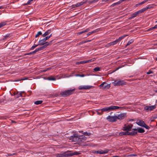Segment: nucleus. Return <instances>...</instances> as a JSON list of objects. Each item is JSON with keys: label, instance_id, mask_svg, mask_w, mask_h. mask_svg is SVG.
Masks as SVG:
<instances>
[{"label": "nucleus", "instance_id": "63", "mask_svg": "<svg viewBox=\"0 0 157 157\" xmlns=\"http://www.w3.org/2000/svg\"><path fill=\"white\" fill-rule=\"evenodd\" d=\"M155 22L157 23V21H156Z\"/></svg>", "mask_w": 157, "mask_h": 157}, {"label": "nucleus", "instance_id": "7", "mask_svg": "<svg viewBox=\"0 0 157 157\" xmlns=\"http://www.w3.org/2000/svg\"><path fill=\"white\" fill-rule=\"evenodd\" d=\"M133 126V125L132 124H124V126L123 127L122 130L123 131H126L127 132H128L131 131L132 128Z\"/></svg>", "mask_w": 157, "mask_h": 157}, {"label": "nucleus", "instance_id": "27", "mask_svg": "<svg viewBox=\"0 0 157 157\" xmlns=\"http://www.w3.org/2000/svg\"><path fill=\"white\" fill-rule=\"evenodd\" d=\"M137 129V130L139 133H143L145 132V130L142 128H139Z\"/></svg>", "mask_w": 157, "mask_h": 157}, {"label": "nucleus", "instance_id": "13", "mask_svg": "<svg viewBox=\"0 0 157 157\" xmlns=\"http://www.w3.org/2000/svg\"><path fill=\"white\" fill-rule=\"evenodd\" d=\"M94 59H90L87 60H83L79 62H78L76 63V64H84L86 63H90L91 62H93L94 61Z\"/></svg>", "mask_w": 157, "mask_h": 157}, {"label": "nucleus", "instance_id": "26", "mask_svg": "<svg viewBox=\"0 0 157 157\" xmlns=\"http://www.w3.org/2000/svg\"><path fill=\"white\" fill-rule=\"evenodd\" d=\"M148 1V0H144L143 1V2L139 3L138 4H136V6H139L140 5H142L144 3H145L146 2H147Z\"/></svg>", "mask_w": 157, "mask_h": 157}, {"label": "nucleus", "instance_id": "50", "mask_svg": "<svg viewBox=\"0 0 157 157\" xmlns=\"http://www.w3.org/2000/svg\"><path fill=\"white\" fill-rule=\"evenodd\" d=\"M153 73V71H149L148 72H147L146 73L147 74H150Z\"/></svg>", "mask_w": 157, "mask_h": 157}, {"label": "nucleus", "instance_id": "28", "mask_svg": "<svg viewBox=\"0 0 157 157\" xmlns=\"http://www.w3.org/2000/svg\"><path fill=\"white\" fill-rule=\"evenodd\" d=\"M7 25L6 22H3L0 23V28L2 27Z\"/></svg>", "mask_w": 157, "mask_h": 157}, {"label": "nucleus", "instance_id": "59", "mask_svg": "<svg viewBox=\"0 0 157 157\" xmlns=\"http://www.w3.org/2000/svg\"><path fill=\"white\" fill-rule=\"evenodd\" d=\"M112 157H119V156H113Z\"/></svg>", "mask_w": 157, "mask_h": 157}, {"label": "nucleus", "instance_id": "36", "mask_svg": "<svg viewBox=\"0 0 157 157\" xmlns=\"http://www.w3.org/2000/svg\"><path fill=\"white\" fill-rule=\"evenodd\" d=\"M100 68L98 67H96L94 69V70L95 71H99Z\"/></svg>", "mask_w": 157, "mask_h": 157}, {"label": "nucleus", "instance_id": "60", "mask_svg": "<svg viewBox=\"0 0 157 157\" xmlns=\"http://www.w3.org/2000/svg\"><path fill=\"white\" fill-rule=\"evenodd\" d=\"M12 123H15V121H12Z\"/></svg>", "mask_w": 157, "mask_h": 157}, {"label": "nucleus", "instance_id": "38", "mask_svg": "<svg viewBox=\"0 0 157 157\" xmlns=\"http://www.w3.org/2000/svg\"><path fill=\"white\" fill-rule=\"evenodd\" d=\"M48 80H53V81H55L56 80V79L55 78L53 77V78H50V77H48Z\"/></svg>", "mask_w": 157, "mask_h": 157}, {"label": "nucleus", "instance_id": "10", "mask_svg": "<svg viewBox=\"0 0 157 157\" xmlns=\"http://www.w3.org/2000/svg\"><path fill=\"white\" fill-rule=\"evenodd\" d=\"M93 87L92 86L87 85V86H80L78 87V89L80 90H86L89 89Z\"/></svg>", "mask_w": 157, "mask_h": 157}, {"label": "nucleus", "instance_id": "43", "mask_svg": "<svg viewBox=\"0 0 157 157\" xmlns=\"http://www.w3.org/2000/svg\"><path fill=\"white\" fill-rule=\"evenodd\" d=\"M92 153L93 154H98V151H96L95 150L92 151Z\"/></svg>", "mask_w": 157, "mask_h": 157}, {"label": "nucleus", "instance_id": "58", "mask_svg": "<svg viewBox=\"0 0 157 157\" xmlns=\"http://www.w3.org/2000/svg\"><path fill=\"white\" fill-rule=\"evenodd\" d=\"M90 40H88L87 41H85L84 42V43H86V42H90Z\"/></svg>", "mask_w": 157, "mask_h": 157}, {"label": "nucleus", "instance_id": "45", "mask_svg": "<svg viewBox=\"0 0 157 157\" xmlns=\"http://www.w3.org/2000/svg\"><path fill=\"white\" fill-rule=\"evenodd\" d=\"M98 114L99 115H101L103 114V113L101 111V112H99L98 110L97 111Z\"/></svg>", "mask_w": 157, "mask_h": 157}, {"label": "nucleus", "instance_id": "24", "mask_svg": "<svg viewBox=\"0 0 157 157\" xmlns=\"http://www.w3.org/2000/svg\"><path fill=\"white\" fill-rule=\"evenodd\" d=\"M128 36V35H123L122 36H120L118 39H117L118 42H119L122 39H124L125 37Z\"/></svg>", "mask_w": 157, "mask_h": 157}, {"label": "nucleus", "instance_id": "53", "mask_svg": "<svg viewBox=\"0 0 157 157\" xmlns=\"http://www.w3.org/2000/svg\"><path fill=\"white\" fill-rule=\"evenodd\" d=\"M33 52H29V53H27V54H26V55H30V54H33Z\"/></svg>", "mask_w": 157, "mask_h": 157}, {"label": "nucleus", "instance_id": "47", "mask_svg": "<svg viewBox=\"0 0 157 157\" xmlns=\"http://www.w3.org/2000/svg\"><path fill=\"white\" fill-rule=\"evenodd\" d=\"M131 16L130 17H129L128 18V19L129 20H131L132 19H133V18H135L133 16H132V14H131Z\"/></svg>", "mask_w": 157, "mask_h": 157}, {"label": "nucleus", "instance_id": "46", "mask_svg": "<svg viewBox=\"0 0 157 157\" xmlns=\"http://www.w3.org/2000/svg\"><path fill=\"white\" fill-rule=\"evenodd\" d=\"M84 134L86 136H89L90 134V132H85L84 133Z\"/></svg>", "mask_w": 157, "mask_h": 157}, {"label": "nucleus", "instance_id": "6", "mask_svg": "<svg viewBox=\"0 0 157 157\" xmlns=\"http://www.w3.org/2000/svg\"><path fill=\"white\" fill-rule=\"evenodd\" d=\"M99 87H101L103 89H109L110 87V84H108L106 82H103L99 86Z\"/></svg>", "mask_w": 157, "mask_h": 157}, {"label": "nucleus", "instance_id": "12", "mask_svg": "<svg viewBox=\"0 0 157 157\" xmlns=\"http://www.w3.org/2000/svg\"><path fill=\"white\" fill-rule=\"evenodd\" d=\"M110 111H113V110L120 109H124L125 107H119L117 106H109Z\"/></svg>", "mask_w": 157, "mask_h": 157}, {"label": "nucleus", "instance_id": "37", "mask_svg": "<svg viewBox=\"0 0 157 157\" xmlns=\"http://www.w3.org/2000/svg\"><path fill=\"white\" fill-rule=\"evenodd\" d=\"M96 31H93L91 32H89L87 34H86V35L87 36H89L90 35H91L92 33H94L95 32H96Z\"/></svg>", "mask_w": 157, "mask_h": 157}, {"label": "nucleus", "instance_id": "48", "mask_svg": "<svg viewBox=\"0 0 157 157\" xmlns=\"http://www.w3.org/2000/svg\"><path fill=\"white\" fill-rule=\"evenodd\" d=\"M76 4H75V5H73L71 6V7H72V8H76V7H78V6H76Z\"/></svg>", "mask_w": 157, "mask_h": 157}, {"label": "nucleus", "instance_id": "25", "mask_svg": "<svg viewBox=\"0 0 157 157\" xmlns=\"http://www.w3.org/2000/svg\"><path fill=\"white\" fill-rule=\"evenodd\" d=\"M120 136L129 135L128 132H122L119 133Z\"/></svg>", "mask_w": 157, "mask_h": 157}, {"label": "nucleus", "instance_id": "39", "mask_svg": "<svg viewBox=\"0 0 157 157\" xmlns=\"http://www.w3.org/2000/svg\"><path fill=\"white\" fill-rule=\"evenodd\" d=\"M39 45V44H37V45L34 44L31 48V50H33L34 48H35L37 47Z\"/></svg>", "mask_w": 157, "mask_h": 157}, {"label": "nucleus", "instance_id": "64", "mask_svg": "<svg viewBox=\"0 0 157 157\" xmlns=\"http://www.w3.org/2000/svg\"><path fill=\"white\" fill-rule=\"evenodd\" d=\"M156 60H157V58H156Z\"/></svg>", "mask_w": 157, "mask_h": 157}, {"label": "nucleus", "instance_id": "1", "mask_svg": "<svg viewBox=\"0 0 157 157\" xmlns=\"http://www.w3.org/2000/svg\"><path fill=\"white\" fill-rule=\"evenodd\" d=\"M69 139L71 141H77L79 144L81 145H86L85 144H82V143L86 139V137L84 136H78V134H75L73 136H71Z\"/></svg>", "mask_w": 157, "mask_h": 157}, {"label": "nucleus", "instance_id": "33", "mask_svg": "<svg viewBox=\"0 0 157 157\" xmlns=\"http://www.w3.org/2000/svg\"><path fill=\"white\" fill-rule=\"evenodd\" d=\"M120 4V2H119V1H118V2H116V3H114L111 6L112 7H113L114 6H116V5H117L119 4Z\"/></svg>", "mask_w": 157, "mask_h": 157}, {"label": "nucleus", "instance_id": "41", "mask_svg": "<svg viewBox=\"0 0 157 157\" xmlns=\"http://www.w3.org/2000/svg\"><path fill=\"white\" fill-rule=\"evenodd\" d=\"M85 75L84 74H82V75H80V74H77L76 75V76H79L80 77H83L85 76Z\"/></svg>", "mask_w": 157, "mask_h": 157}, {"label": "nucleus", "instance_id": "52", "mask_svg": "<svg viewBox=\"0 0 157 157\" xmlns=\"http://www.w3.org/2000/svg\"><path fill=\"white\" fill-rule=\"evenodd\" d=\"M86 32V31H82V32H79V33H78V34H79V35H80L82 33H85Z\"/></svg>", "mask_w": 157, "mask_h": 157}, {"label": "nucleus", "instance_id": "20", "mask_svg": "<svg viewBox=\"0 0 157 157\" xmlns=\"http://www.w3.org/2000/svg\"><path fill=\"white\" fill-rule=\"evenodd\" d=\"M46 41V40H45L44 38L40 40L39 41V45H42L46 43L47 44L48 42H45Z\"/></svg>", "mask_w": 157, "mask_h": 157}, {"label": "nucleus", "instance_id": "23", "mask_svg": "<svg viewBox=\"0 0 157 157\" xmlns=\"http://www.w3.org/2000/svg\"><path fill=\"white\" fill-rule=\"evenodd\" d=\"M51 31L50 30H48L43 34L42 36L43 37H44L46 36L51 34Z\"/></svg>", "mask_w": 157, "mask_h": 157}, {"label": "nucleus", "instance_id": "18", "mask_svg": "<svg viewBox=\"0 0 157 157\" xmlns=\"http://www.w3.org/2000/svg\"><path fill=\"white\" fill-rule=\"evenodd\" d=\"M87 1L83 0L80 2H78L76 3V6L79 7L81 6H82L83 4H86L87 3Z\"/></svg>", "mask_w": 157, "mask_h": 157}, {"label": "nucleus", "instance_id": "15", "mask_svg": "<svg viewBox=\"0 0 157 157\" xmlns=\"http://www.w3.org/2000/svg\"><path fill=\"white\" fill-rule=\"evenodd\" d=\"M137 133V129L136 128H133L132 129V131L131 132H128L129 135L133 136L136 135Z\"/></svg>", "mask_w": 157, "mask_h": 157}, {"label": "nucleus", "instance_id": "55", "mask_svg": "<svg viewBox=\"0 0 157 157\" xmlns=\"http://www.w3.org/2000/svg\"><path fill=\"white\" fill-rule=\"evenodd\" d=\"M61 155V154H57V156L58 157H62V156H60Z\"/></svg>", "mask_w": 157, "mask_h": 157}, {"label": "nucleus", "instance_id": "54", "mask_svg": "<svg viewBox=\"0 0 157 157\" xmlns=\"http://www.w3.org/2000/svg\"><path fill=\"white\" fill-rule=\"evenodd\" d=\"M126 0H120L119 1V2H120V3H121L122 2L124 1H126Z\"/></svg>", "mask_w": 157, "mask_h": 157}, {"label": "nucleus", "instance_id": "34", "mask_svg": "<svg viewBox=\"0 0 157 157\" xmlns=\"http://www.w3.org/2000/svg\"><path fill=\"white\" fill-rule=\"evenodd\" d=\"M133 42V40L131 39L129 41H128L127 44L126 46H128L129 45H130Z\"/></svg>", "mask_w": 157, "mask_h": 157}, {"label": "nucleus", "instance_id": "35", "mask_svg": "<svg viewBox=\"0 0 157 157\" xmlns=\"http://www.w3.org/2000/svg\"><path fill=\"white\" fill-rule=\"evenodd\" d=\"M42 34V33L41 31L38 32L35 35V37H38L40 35H41Z\"/></svg>", "mask_w": 157, "mask_h": 157}, {"label": "nucleus", "instance_id": "17", "mask_svg": "<svg viewBox=\"0 0 157 157\" xmlns=\"http://www.w3.org/2000/svg\"><path fill=\"white\" fill-rule=\"evenodd\" d=\"M60 156H62V157L71 156L70 152L69 151H67L65 152H63L61 154Z\"/></svg>", "mask_w": 157, "mask_h": 157}, {"label": "nucleus", "instance_id": "56", "mask_svg": "<svg viewBox=\"0 0 157 157\" xmlns=\"http://www.w3.org/2000/svg\"><path fill=\"white\" fill-rule=\"evenodd\" d=\"M27 79V78H24L22 79V80H24Z\"/></svg>", "mask_w": 157, "mask_h": 157}, {"label": "nucleus", "instance_id": "32", "mask_svg": "<svg viewBox=\"0 0 157 157\" xmlns=\"http://www.w3.org/2000/svg\"><path fill=\"white\" fill-rule=\"evenodd\" d=\"M52 36V34H50L49 36H46L44 38V39L45 40H48L51 36Z\"/></svg>", "mask_w": 157, "mask_h": 157}, {"label": "nucleus", "instance_id": "49", "mask_svg": "<svg viewBox=\"0 0 157 157\" xmlns=\"http://www.w3.org/2000/svg\"><path fill=\"white\" fill-rule=\"evenodd\" d=\"M38 51H39V50H38V48H37L34 51H33V54H34L35 53H36V52H37Z\"/></svg>", "mask_w": 157, "mask_h": 157}, {"label": "nucleus", "instance_id": "51", "mask_svg": "<svg viewBox=\"0 0 157 157\" xmlns=\"http://www.w3.org/2000/svg\"><path fill=\"white\" fill-rule=\"evenodd\" d=\"M15 154V153H13V154L9 153L7 154V156H12V155H14Z\"/></svg>", "mask_w": 157, "mask_h": 157}, {"label": "nucleus", "instance_id": "42", "mask_svg": "<svg viewBox=\"0 0 157 157\" xmlns=\"http://www.w3.org/2000/svg\"><path fill=\"white\" fill-rule=\"evenodd\" d=\"M50 69H51V68H47L46 69H44V70H41V72H45V71H47L48 70H50Z\"/></svg>", "mask_w": 157, "mask_h": 157}, {"label": "nucleus", "instance_id": "3", "mask_svg": "<svg viewBox=\"0 0 157 157\" xmlns=\"http://www.w3.org/2000/svg\"><path fill=\"white\" fill-rule=\"evenodd\" d=\"M151 8V7L150 6L148 5L146 7L143 8L142 9L140 10L133 13L132 14V16H133L134 17H136L137 16H139L140 14L143 13L145 11L148 9Z\"/></svg>", "mask_w": 157, "mask_h": 157}, {"label": "nucleus", "instance_id": "2", "mask_svg": "<svg viewBox=\"0 0 157 157\" xmlns=\"http://www.w3.org/2000/svg\"><path fill=\"white\" fill-rule=\"evenodd\" d=\"M112 83L114 86H124L126 84V82L124 80L120 79L116 80L113 82H112Z\"/></svg>", "mask_w": 157, "mask_h": 157}, {"label": "nucleus", "instance_id": "11", "mask_svg": "<svg viewBox=\"0 0 157 157\" xmlns=\"http://www.w3.org/2000/svg\"><path fill=\"white\" fill-rule=\"evenodd\" d=\"M117 120H122L124 119L126 117V113H121L117 116H116Z\"/></svg>", "mask_w": 157, "mask_h": 157}, {"label": "nucleus", "instance_id": "21", "mask_svg": "<svg viewBox=\"0 0 157 157\" xmlns=\"http://www.w3.org/2000/svg\"><path fill=\"white\" fill-rule=\"evenodd\" d=\"M118 42H119L117 40V39L115 41L113 42L109 43L108 44L109 46L114 45L117 44Z\"/></svg>", "mask_w": 157, "mask_h": 157}, {"label": "nucleus", "instance_id": "16", "mask_svg": "<svg viewBox=\"0 0 157 157\" xmlns=\"http://www.w3.org/2000/svg\"><path fill=\"white\" fill-rule=\"evenodd\" d=\"M109 151V150L108 149H105L104 150H103L100 149L98 151V154H102L107 153H108Z\"/></svg>", "mask_w": 157, "mask_h": 157}, {"label": "nucleus", "instance_id": "4", "mask_svg": "<svg viewBox=\"0 0 157 157\" xmlns=\"http://www.w3.org/2000/svg\"><path fill=\"white\" fill-rule=\"evenodd\" d=\"M75 89L65 90L61 92L60 94L63 97H66L73 94Z\"/></svg>", "mask_w": 157, "mask_h": 157}, {"label": "nucleus", "instance_id": "29", "mask_svg": "<svg viewBox=\"0 0 157 157\" xmlns=\"http://www.w3.org/2000/svg\"><path fill=\"white\" fill-rule=\"evenodd\" d=\"M43 102V101L42 100H38L35 101L34 102L35 104L38 105L40 104H41Z\"/></svg>", "mask_w": 157, "mask_h": 157}, {"label": "nucleus", "instance_id": "8", "mask_svg": "<svg viewBox=\"0 0 157 157\" xmlns=\"http://www.w3.org/2000/svg\"><path fill=\"white\" fill-rule=\"evenodd\" d=\"M156 106L155 105L146 106L144 107V109L147 112L151 111L155 109Z\"/></svg>", "mask_w": 157, "mask_h": 157}, {"label": "nucleus", "instance_id": "19", "mask_svg": "<svg viewBox=\"0 0 157 157\" xmlns=\"http://www.w3.org/2000/svg\"><path fill=\"white\" fill-rule=\"evenodd\" d=\"M98 110L101 111L103 113L104 112H107V111L109 112V111H110L109 106V107H108L104 108L101 109H99Z\"/></svg>", "mask_w": 157, "mask_h": 157}, {"label": "nucleus", "instance_id": "14", "mask_svg": "<svg viewBox=\"0 0 157 157\" xmlns=\"http://www.w3.org/2000/svg\"><path fill=\"white\" fill-rule=\"evenodd\" d=\"M52 41L53 40H52L49 43L43 46L38 48V50L39 51H40L43 50L46 48L47 46L51 44H52Z\"/></svg>", "mask_w": 157, "mask_h": 157}, {"label": "nucleus", "instance_id": "9", "mask_svg": "<svg viewBox=\"0 0 157 157\" xmlns=\"http://www.w3.org/2000/svg\"><path fill=\"white\" fill-rule=\"evenodd\" d=\"M106 119L109 121L114 122L117 120L116 116H108L106 118Z\"/></svg>", "mask_w": 157, "mask_h": 157}, {"label": "nucleus", "instance_id": "31", "mask_svg": "<svg viewBox=\"0 0 157 157\" xmlns=\"http://www.w3.org/2000/svg\"><path fill=\"white\" fill-rule=\"evenodd\" d=\"M70 154H71V156L73 155H77L80 154V153L79 152L76 151L74 152H72V153L70 152Z\"/></svg>", "mask_w": 157, "mask_h": 157}, {"label": "nucleus", "instance_id": "57", "mask_svg": "<svg viewBox=\"0 0 157 157\" xmlns=\"http://www.w3.org/2000/svg\"><path fill=\"white\" fill-rule=\"evenodd\" d=\"M121 68V67H118V68H117L116 69L115 71H117V70H118V69H119V68Z\"/></svg>", "mask_w": 157, "mask_h": 157}, {"label": "nucleus", "instance_id": "30", "mask_svg": "<svg viewBox=\"0 0 157 157\" xmlns=\"http://www.w3.org/2000/svg\"><path fill=\"white\" fill-rule=\"evenodd\" d=\"M33 1V0H29L26 3L23 4V5L24 6H25V5H30L31 2L32 1Z\"/></svg>", "mask_w": 157, "mask_h": 157}, {"label": "nucleus", "instance_id": "62", "mask_svg": "<svg viewBox=\"0 0 157 157\" xmlns=\"http://www.w3.org/2000/svg\"><path fill=\"white\" fill-rule=\"evenodd\" d=\"M2 6H0V9H2Z\"/></svg>", "mask_w": 157, "mask_h": 157}, {"label": "nucleus", "instance_id": "44", "mask_svg": "<svg viewBox=\"0 0 157 157\" xmlns=\"http://www.w3.org/2000/svg\"><path fill=\"white\" fill-rule=\"evenodd\" d=\"M137 156V155L135 154H131L127 155L128 156Z\"/></svg>", "mask_w": 157, "mask_h": 157}, {"label": "nucleus", "instance_id": "5", "mask_svg": "<svg viewBox=\"0 0 157 157\" xmlns=\"http://www.w3.org/2000/svg\"><path fill=\"white\" fill-rule=\"evenodd\" d=\"M136 123L139 126L144 127L147 129H149L150 127L147 125L144 122L141 120H137L136 121Z\"/></svg>", "mask_w": 157, "mask_h": 157}, {"label": "nucleus", "instance_id": "40", "mask_svg": "<svg viewBox=\"0 0 157 157\" xmlns=\"http://www.w3.org/2000/svg\"><path fill=\"white\" fill-rule=\"evenodd\" d=\"M157 29V24L155 25V26L149 28L148 29Z\"/></svg>", "mask_w": 157, "mask_h": 157}, {"label": "nucleus", "instance_id": "22", "mask_svg": "<svg viewBox=\"0 0 157 157\" xmlns=\"http://www.w3.org/2000/svg\"><path fill=\"white\" fill-rule=\"evenodd\" d=\"M24 91L17 92V94H15V96L17 98H18L20 97H21L22 96V94L24 93Z\"/></svg>", "mask_w": 157, "mask_h": 157}, {"label": "nucleus", "instance_id": "61", "mask_svg": "<svg viewBox=\"0 0 157 157\" xmlns=\"http://www.w3.org/2000/svg\"><path fill=\"white\" fill-rule=\"evenodd\" d=\"M9 36V35H6V36H5V37H8Z\"/></svg>", "mask_w": 157, "mask_h": 157}]
</instances>
